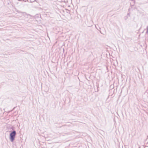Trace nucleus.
<instances>
[{
	"label": "nucleus",
	"instance_id": "obj_1",
	"mask_svg": "<svg viewBox=\"0 0 148 148\" xmlns=\"http://www.w3.org/2000/svg\"><path fill=\"white\" fill-rule=\"evenodd\" d=\"M16 135V132L14 131L10 134V139L12 142H13L14 140Z\"/></svg>",
	"mask_w": 148,
	"mask_h": 148
}]
</instances>
